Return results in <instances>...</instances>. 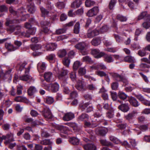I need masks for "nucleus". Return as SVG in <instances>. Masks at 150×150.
Wrapping results in <instances>:
<instances>
[{
  "instance_id": "17",
  "label": "nucleus",
  "mask_w": 150,
  "mask_h": 150,
  "mask_svg": "<svg viewBox=\"0 0 150 150\" xmlns=\"http://www.w3.org/2000/svg\"><path fill=\"white\" fill-rule=\"evenodd\" d=\"M91 53L95 58H100L105 55L104 52H100L99 50L97 49L93 50L91 51Z\"/></svg>"
},
{
  "instance_id": "18",
  "label": "nucleus",
  "mask_w": 150,
  "mask_h": 150,
  "mask_svg": "<svg viewBox=\"0 0 150 150\" xmlns=\"http://www.w3.org/2000/svg\"><path fill=\"white\" fill-rule=\"evenodd\" d=\"M75 117L74 114L71 112H67L65 113L63 117V120L64 121H70Z\"/></svg>"
},
{
  "instance_id": "33",
  "label": "nucleus",
  "mask_w": 150,
  "mask_h": 150,
  "mask_svg": "<svg viewBox=\"0 0 150 150\" xmlns=\"http://www.w3.org/2000/svg\"><path fill=\"white\" fill-rule=\"evenodd\" d=\"M101 39L97 37L93 38L91 41V44L94 46H97L100 45L101 43Z\"/></svg>"
},
{
  "instance_id": "50",
  "label": "nucleus",
  "mask_w": 150,
  "mask_h": 150,
  "mask_svg": "<svg viewBox=\"0 0 150 150\" xmlns=\"http://www.w3.org/2000/svg\"><path fill=\"white\" fill-rule=\"evenodd\" d=\"M116 18L117 20L121 22L125 21L127 20V18L126 17L120 14L117 15Z\"/></svg>"
},
{
  "instance_id": "25",
  "label": "nucleus",
  "mask_w": 150,
  "mask_h": 150,
  "mask_svg": "<svg viewBox=\"0 0 150 150\" xmlns=\"http://www.w3.org/2000/svg\"><path fill=\"white\" fill-rule=\"evenodd\" d=\"M84 149L85 150H96V146L93 143L88 144L83 146Z\"/></svg>"
},
{
  "instance_id": "12",
  "label": "nucleus",
  "mask_w": 150,
  "mask_h": 150,
  "mask_svg": "<svg viewBox=\"0 0 150 150\" xmlns=\"http://www.w3.org/2000/svg\"><path fill=\"white\" fill-rule=\"evenodd\" d=\"M44 77L45 80L47 82H52L54 81L53 75L52 72L47 71L45 73Z\"/></svg>"
},
{
  "instance_id": "59",
  "label": "nucleus",
  "mask_w": 150,
  "mask_h": 150,
  "mask_svg": "<svg viewBox=\"0 0 150 150\" xmlns=\"http://www.w3.org/2000/svg\"><path fill=\"white\" fill-rule=\"evenodd\" d=\"M86 72V69L85 67L80 68L78 71L79 73L81 75H83L85 74Z\"/></svg>"
},
{
  "instance_id": "37",
  "label": "nucleus",
  "mask_w": 150,
  "mask_h": 150,
  "mask_svg": "<svg viewBox=\"0 0 150 150\" xmlns=\"http://www.w3.org/2000/svg\"><path fill=\"white\" fill-rule=\"evenodd\" d=\"M5 46L6 49L10 51H13L17 49L16 47H14L10 43H6L5 44Z\"/></svg>"
},
{
  "instance_id": "35",
  "label": "nucleus",
  "mask_w": 150,
  "mask_h": 150,
  "mask_svg": "<svg viewBox=\"0 0 150 150\" xmlns=\"http://www.w3.org/2000/svg\"><path fill=\"white\" fill-rule=\"evenodd\" d=\"M104 56V60L105 62L110 63L114 61V60L112 57V55L105 54Z\"/></svg>"
},
{
  "instance_id": "49",
  "label": "nucleus",
  "mask_w": 150,
  "mask_h": 150,
  "mask_svg": "<svg viewBox=\"0 0 150 150\" xmlns=\"http://www.w3.org/2000/svg\"><path fill=\"white\" fill-rule=\"evenodd\" d=\"M23 89V86L21 85H18L17 86V93L18 95L22 94V91Z\"/></svg>"
},
{
  "instance_id": "39",
  "label": "nucleus",
  "mask_w": 150,
  "mask_h": 150,
  "mask_svg": "<svg viewBox=\"0 0 150 150\" xmlns=\"http://www.w3.org/2000/svg\"><path fill=\"white\" fill-rule=\"evenodd\" d=\"M31 49L33 51H37L41 49V45L39 44L32 45H30Z\"/></svg>"
},
{
  "instance_id": "26",
  "label": "nucleus",
  "mask_w": 150,
  "mask_h": 150,
  "mask_svg": "<svg viewBox=\"0 0 150 150\" xmlns=\"http://www.w3.org/2000/svg\"><path fill=\"white\" fill-rule=\"evenodd\" d=\"M86 46L85 42H79L75 45L76 49L80 50L85 49Z\"/></svg>"
},
{
  "instance_id": "3",
  "label": "nucleus",
  "mask_w": 150,
  "mask_h": 150,
  "mask_svg": "<svg viewBox=\"0 0 150 150\" xmlns=\"http://www.w3.org/2000/svg\"><path fill=\"white\" fill-rule=\"evenodd\" d=\"M112 75L113 79L117 81H122L125 83V85H126L128 83L127 80L122 74H119L115 73H112Z\"/></svg>"
},
{
  "instance_id": "22",
  "label": "nucleus",
  "mask_w": 150,
  "mask_h": 150,
  "mask_svg": "<svg viewBox=\"0 0 150 150\" xmlns=\"http://www.w3.org/2000/svg\"><path fill=\"white\" fill-rule=\"evenodd\" d=\"M108 131V129L105 127H99L96 130V133L102 136L105 135Z\"/></svg>"
},
{
  "instance_id": "13",
  "label": "nucleus",
  "mask_w": 150,
  "mask_h": 150,
  "mask_svg": "<svg viewBox=\"0 0 150 150\" xmlns=\"http://www.w3.org/2000/svg\"><path fill=\"white\" fill-rule=\"evenodd\" d=\"M14 100L17 102H23L27 104H29L30 102L26 97L18 96L16 97L14 99Z\"/></svg>"
},
{
  "instance_id": "5",
  "label": "nucleus",
  "mask_w": 150,
  "mask_h": 150,
  "mask_svg": "<svg viewBox=\"0 0 150 150\" xmlns=\"http://www.w3.org/2000/svg\"><path fill=\"white\" fill-rule=\"evenodd\" d=\"M3 138L6 141L4 143L6 145L9 144L11 142L14 141L13 134L12 133H9L6 135H3Z\"/></svg>"
},
{
  "instance_id": "53",
  "label": "nucleus",
  "mask_w": 150,
  "mask_h": 150,
  "mask_svg": "<svg viewBox=\"0 0 150 150\" xmlns=\"http://www.w3.org/2000/svg\"><path fill=\"white\" fill-rule=\"evenodd\" d=\"M55 6L59 9H62L65 7V4L62 2H58L56 3Z\"/></svg>"
},
{
  "instance_id": "10",
  "label": "nucleus",
  "mask_w": 150,
  "mask_h": 150,
  "mask_svg": "<svg viewBox=\"0 0 150 150\" xmlns=\"http://www.w3.org/2000/svg\"><path fill=\"white\" fill-rule=\"evenodd\" d=\"M99 33V31L97 29L92 30L89 29L88 30L86 35L88 38H91L98 35Z\"/></svg>"
},
{
  "instance_id": "4",
  "label": "nucleus",
  "mask_w": 150,
  "mask_h": 150,
  "mask_svg": "<svg viewBox=\"0 0 150 150\" xmlns=\"http://www.w3.org/2000/svg\"><path fill=\"white\" fill-rule=\"evenodd\" d=\"M12 71L11 68L9 69L6 71L5 73H4L3 71H0V77L3 80L6 79H11L12 78V75L11 73Z\"/></svg>"
},
{
  "instance_id": "9",
  "label": "nucleus",
  "mask_w": 150,
  "mask_h": 150,
  "mask_svg": "<svg viewBox=\"0 0 150 150\" xmlns=\"http://www.w3.org/2000/svg\"><path fill=\"white\" fill-rule=\"evenodd\" d=\"M86 83L82 81L79 80L76 84V88L79 91H84L86 89Z\"/></svg>"
},
{
  "instance_id": "28",
  "label": "nucleus",
  "mask_w": 150,
  "mask_h": 150,
  "mask_svg": "<svg viewBox=\"0 0 150 150\" xmlns=\"http://www.w3.org/2000/svg\"><path fill=\"white\" fill-rule=\"evenodd\" d=\"M49 24V22L45 23L42 22L41 23V25L43 28L42 31L45 34H49L51 32L49 30V29L46 27V26L48 25Z\"/></svg>"
},
{
  "instance_id": "47",
  "label": "nucleus",
  "mask_w": 150,
  "mask_h": 150,
  "mask_svg": "<svg viewBox=\"0 0 150 150\" xmlns=\"http://www.w3.org/2000/svg\"><path fill=\"white\" fill-rule=\"evenodd\" d=\"M118 95L119 98L123 100L126 99L127 97V95L123 92H119Z\"/></svg>"
},
{
  "instance_id": "57",
  "label": "nucleus",
  "mask_w": 150,
  "mask_h": 150,
  "mask_svg": "<svg viewBox=\"0 0 150 150\" xmlns=\"http://www.w3.org/2000/svg\"><path fill=\"white\" fill-rule=\"evenodd\" d=\"M50 84H47L46 83L43 81L41 84V86L45 90L49 91L50 89Z\"/></svg>"
},
{
  "instance_id": "46",
  "label": "nucleus",
  "mask_w": 150,
  "mask_h": 150,
  "mask_svg": "<svg viewBox=\"0 0 150 150\" xmlns=\"http://www.w3.org/2000/svg\"><path fill=\"white\" fill-rule=\"evenodd\" d=\"M69 78L71 80L73 81L76 80V72L75 71H72L69 74Z\"/></svg>"
},
{
  "instance_id": "41",
  "label": "nucleus",
  "mask_w": 150,
  "mask_h": 150,
  "mask_svg": "<svg viewBox=\"0 0 150 150\" xmlns=\"http://www.w3.org/2000/svg\"><path fill=\"white\" fill-rule=\"evenodd\" d=\"M85 3L86 6L87 7H90L95 4V1L91 0H86Z\"/></svg>"
},
{
  "instance_id": "63",
  "label": "nucleus",
  "mask_w": 150,
  "mask_h": 150,
  "mask_svg": "<svg viewBox=\"0 0 150 150\" xmlns=\"http://www.w3.org/2000/svg\"><path fill=\"white\" fill-rule=\"evenodd\" d=\"M100 142L101 144L103 146H108L110 145L111 143L107 142L105 140L101 139L100 140Z\"/></svg>"
},
{
  "instance_id": "24",
  "label": "nucleus",
  "mask_w": 150,
  "mask_h": 150,
  "mask_svg": "<svg viewBox=\"0 0 150 150\" xmlns=\"http://www.w3.org/2000/svg\"><path fill=\"white\" fill-rule=\"evenodd\" d=\"M118 108L124 112H127L129 109L127 103L122 104L118 106Z\"/></svg>"
},
{
  "instance_id": "44",
  "label": "nucleus",
  "mask_w": 150,
  "mask_h": 150,
  "mask_svg": "<svg viewBox=\"0 0 150 150\" xmlns=\"http://www.w3.org/2000/svg\"><path fill=\"white\" fill-rule=\"evenodd\" d=\"M93 67L95 69H104L106 68L105 66L101 63H99L96 66Z\"/></svg>"
},
{
  "instance_id": "14",
  "label": "nucleus",
  "mask_w": 150,
  "mask_h": 150,
  "mask_svg": "<svg viewBox=\"0 0 150 150\" xmlns=\"http://www.w3.org/2000/svg\"><path fill=\"white\" fill-rule=\"evenodd\" d=\"M99 11L98 8L95 6L88 11L87 15L88 17H92L97 15Z\"/></svg>"
},
{
  "instance_id": "23",
  "label": "nucleus",
  "mask_w": 150,
  "mask_h": 150,
  "mask_svg": "<svg viewBox=\"0 0 150 150\" xmlns=\"http://www.w3.org/2000/svg\"><path fill=\"white\" fill-rule=\"evenodd\" d=\"M51 86L50 90L53 92H56L57 91L59 88V85L57 82L50 84Z\"/></svg>"
},
{
  "instance_id": "8",
  "label": "nucleus",
  "mask_w": 150,
  "mask_h": 150,
  "mask_svg": "<svg viewBox=\"0 0 150 150\" xmlns=\"http://www.w3.org/2000/svg\"><path fill=\"white\" fill-rule=\"evenodd\" d=\"M9 11L10 13L14 15L18 16L19 15L21 16L23 15L22 14L23 12H25V10L23 8H22L18 10V11H16L12 7H10L9 8Z\"/></svg>"
},
{
  "instance_id": "55",
  "label": "nucleus",
  "mask_w": 150,
  "mask_h": 150,
  "mask_svg": "<svg viewBox=\"0 0 150 150\" xmlns=\"http://www.w3.org/2000/svg\"><path fill=\"white\" fill-rule=\"evenodd\" d=\"M67 54V52L65 50H62L59 51L58 54L60 57H62L64 56Z\"/></svg>"
},
{
  "instance_id": "42",
  "label": "nucleus",
  "mask_w": 150,
  "mask_h": 150,
  "mask_svg": "<svg viewBox=\"0 0 150 150\" xmlns=\"http://www.w3.org/2000/svg\"><path fill=\"white\" fill-rule=\"evenodd\" d=\"M40 10L42 13V16L45 17L47 16L49 13V11L42 7H40Z\"/></svg>"
},
{
  "instance_id": "32",
  "label": "nucleus",
  "mask_w": 150,
  "mask_h": 150,
  "mask_svg": "<svg viewBox=\"0 0 150 150\" xmlns=\"http://www.w3.org/2000/svg\"><path fill=\"white\" fill-rule=\"evenodd\" d=\"M37 91L36 88L34 86H30L28 89L27 91L28 95L29 96H33Z\"/></svg>"
},
{
  "instance_id": "27",
  "label": "nucleus",
  "mask_w": 150,
  "mask_h": 150,
  "mask_svg": "<svg viewBox=\"0 0 150 150\" xmlns=\"http://www.w3.org/2000/svg\"><path fill=\"white\" fill-rule=\"evenodd\" d=\"M69 142L74 145H78L79 143L80 140L79 139L75 137H72L69 139Z\"/></svg>"
},
{
  "instance_id": "36",
  "label": "nucleus",
  "mask_w": 150,
  "mask_h": 150,
  "mask_svg": "<svg viewBox=\"0 0 150 150\" xmlns=\"http://www.w3.org/2000/svg\"><path fill=\"white\" fill-rule=\"evenodd\" d=\"M124 61L125 62L129 63H134L136 61L133 57L130 56H128L125 57L124 59Z\"/></svg>"
},
{
  "instance_id": "1",
  "label": "nucleus",
  "mask_w": 150,
  "mask_h": 150,
  "mask_svg": "<svg viewBox=\"0 0 150 150\" xmlns=\"http://www.w3.org/2000/svg\"><path fill=\"white\" fill-rule=\"evenodd\" d=\"M21 27L19 26H15L14 25H10L7 28V30L11 33L15 31V33L16 35H18L22 37L29 38L30 37V35H34L35 34L36 28H33L30 29L28 32L25 33L23 32L21 33Z\"/></svg>"
},
{
  "instance_id": "58",
  "label": "nucleus",
  "mask_w": 150,
  "mask_h": 150,
  "mask_svg": "<svg viewBox=\"0 0 150 150\" xmlns=\"http://www.w3.org/2000/svg\"><path fill=\"white\" fill-rule=\"evenodd\" d=\"M116 1V0H111L109 4V8L110 9H112L115 5Z\"/></svg>"
},
{
  "instance_id": "52",
  "label": "nucleus",
  "mask_w": 150,
  "mask_h": 150,
  "mask_svg": "<svg viewBox=\"0 0 150 150\" xmlns=\"http://www.w3.org/2000/svg\"><path fill=\"white\" fill-rule=\"evenodd\" d=\"M59 129L62 133L65 134L67 133V131L68 130L67 127L63 126H60L59 127Z\"/></svg>"
},
{
  "instance_id": "40",
  "label": "nucleus",
  "mask_w": 150,
  "mask_h": 150,
  "mask_svg": "<svg viewBox=\"0 0 150 150\" xmlns=\"http://www.w3.org/2000/svg\"><path fill=\"white\" fill-rule=\"evenodd\" d=\"M27 64V62L26 61L21 62L20 64H18L17 65V68H18V69L20 71H21L24 68L25 66Z\"/></svg>"
},
{
  "instance_id": "11",
  "label": "nucleus",
  "mask_w": 150,
  "mask_h": 150,
  "mask_svg": "<svg viewBox=\"0 0 150 150\" xmlns=\"http://www.w3.org/2000/svg\"><path fill=\"white\" fill-rule=\"evenodd\" d=\"M69 71L67 70H63L61 73L59 74L58 77L59 79H60L64 83H67V80L68 78H65V76L67 75Z\"/></svg>"
},
{
  "instance_id": "2",
  "label": "nucleus",
  "mask_w": 150,
  "mask_h": 150,
  "mask_svg": "<svg viewBox=\"0 0 150 150\" xmlns=\"http://www.w3.org/2000/svg\"><path fill=\"white\" fill-rule=\"evenodd\" d=\"M144 18L146 21L143 23V26L146 29H148L150 27V15L147 14L146 12L141 13V19Z\"/></svg>"
},
{
  "instance_id": "45",
  "label": "nucleus",
  "mask_w": 150,
  "mask_h": 150,
  "mask_svg": "<svg viewBox=\"0 0 150 150\" xmlns=\"http://www.w3.org/2000/svg\"><path fill=\"white\" fill-rule=\"evenodd\" d=\"M70 63V59L68 58L65 57L63 60V64L67 67H69Z\"/></svg>"
},
{
  "instance_id": "54",
  "label": "nucleus",
  "mask_w": 150,
  "mask_h": 150,
  "mask_svg": "<svg viewBox=\"0 0 150 150\" xmlns=\"http://www.w3.org/2000/svg\"><path fill=\"white\" fill-rule=\"evenodd\" d=\"M114 115V111L112 110H111L108 112L106 114V116L109 118L113 117Z\"/></svg>"
},
{
  "instance_id": "31",
  "label": "nucleus",
  "mask_w": 150,
  "mask_h": 150,
  "mask_svg": "<svg viewBox=\"0 0 150 150\" xmlns=\"http://www.w3.org/2000/svg\"><path fill=\"white\" fill-rule=\"evenodd\" d=\"M89 119V115L86 113L82 114L78 117V120L81 121H88Z\"/></svg>"
},
{
  "instance_id": "19",
  "label": "nucleus",
  "mask_w": 150,
  "mask_h": 150,
  "mask_svg": "<svg viewBox=\"0 0 150 150\" xmlns=\"http://www.w3.org/2000/svg\"><path fill=\"white\" fill-rule=\"evenodd\" d=\"M46 64L44 62H39L37 65V69L40 73H42L45 70L46 68Z\"/></svg>"
},
{
  "instance_id": "30",
  "label": "nucleus",
  "mask_w": 150,
  "mask_h": 150,
  "mask_svg": "<svg viewBox=\"0 0 150 150\" xmlns=\"http://www.w3.org/2000/svg\"><path fill=\"white\" fill-rule=\"evenodd\" d=\"M81 4V0H75L71 4V7L74 8H77L79 7Z\"/></svg>"
},
{
  "instance_id": "51",
  "label": "nucleus",
  "mask_w": 150,
  "mask_h": 150,
  "mask_svg": "<svg viewBox=\"0 0 150 150\" xmlns=\"http://www.w3.org/2000/svg\"><path fill=\"white\" fill-rule=\"evenodd\" d=\"M89 105V103H86L85 104H81L79 105L80 109L82 110H84Z\"/></svg>"
},
{
  "instance_id": "34",
  "label": "nucleus",
  "mask_w": 150,
  "mask_h": 150,
  "mask_svg": "<svg viewBox=\"0 0 150 150\" xmlns=\"http://www.w3.org/2000/svg\"><path fill=\"white\" fill-rule=\"evenodd\" d=\"M129 101L130 104L134 107H137L139 105L136 99L134 97H131L129 98Z\"/></svg>"
},
{
  "instance_id": "62",
  "label": "nucleus",
  "mask_w": 150,
  "mask_h": 150,
  "mask_svg": "<svg viewBox=\"0 0 150 150\" xmlns=\"http://www.w3.org/2000/svg\"><path fill=\"white\" fill-rule=\"evenodd\" d=\"M111 86L112 90H116L118 87V83L116 82H113L111 84Z\"/></svg>"
},
{
  "instance_id": "29",
  "label": "nucleus",
  "mask_w": 150,
  "mask_h": 150,
  "mask_svg": "<svg viewBox=\"0 0 150 150\" xmlns=\"http://www.w3.org/2000/svg\"><path fill=\"white\" fill-rule=\"evenodd\" d=\"M27 8L28 11L32 13H34L36 9L33 3L30 2H29V3L27 4Z\"/></svg>"
},
{
  "instance_id": "21",
  "label": "nucleus",
  "mask_w": 150,
  "mask_h": 150,
  "mask_svg": "<svg viewBox=\"0 0 150 150\" xmlns=\"http://www.w3.org/2000/svg\"><path fill=\"white\" fill-rule=\"evenodd\" d=\"M138 113L139 114V112L138 113L136 111H134L126 115L125 116V117L126 120H130L133 118L137 117L138 116Z\"/></svg>"
},
{
  "instance_id": "7",
  "label": "nucleus",
  "mask_w": 150,
  "mask_h": 150,
  "mask_svg": "<svg viewBox=\"0 0 150 150\" xmlns=\"http://www.w3.org/2000/svg\"><path fill=\"white\" fill-rule=\"evenodd\" d=\"M31 64H30L28 66L27 68H25V73L26 74V75H23L20 77V79L23 81H27L32 79L31 77L28 74L30 71V69L31 68Z\"/></svg>"
},
{
  "instance_id": "15",
  "label": "nucleus",
  "mask_w": 150,
  "mask_h": 150,
  "mask_svg": "<svg viewBox=\"0 0 150 150\" xmlns=\"http://www.w3.org/2000/svg\"><path fill=\"white\" fill-rule=\"evenodd\" d=\"M57 46V44L55 43H49L47 44L44 47L45 49L42 50L43 51H45V50L50 51H53L56 48Z\"/></svg>"
},
{
  "instance_id": "60",
  "label": "nucleus",
  "mask_w": 150,
  "mask_h": 150,
  "mask_svg": "<svg viewBox=\"0 0 150 150\" xmlns=\"http://www.w3.org/2000/svg\"><path fill=\"white\" fill-rule=\"evenodd\" d=\"M141 103L147 106H150V101L145 100L144 98L141 96Z\"/></svg>"
},
{
  "instance_id": "61",
  "label": "nucleus",
  "mask_w": 150,
  "mask_h": 150,
  "mask_svg": "<svg viewBox=\"0 0 150 150\" xmlns=\"http://www.w3.org/2000/svg\"><path fill=\"white\" fill-rule=\"evenodd\" d=\"M82 60L84 62L88 63H90L92 62L91 59L88 56L84 57L82 58Z\"/></svg>"
},
{
  "instance_id": "48",
  "label": "nucleus",
  "mask_w": 150,
  "mask_h": 150,
  "mask_svg": "<svg viewBox=\"0 0 150 150\" xmlns=\"http://www.w3.org/2000/svg\"><path fill=\"white\" fill-rule=\"evenodd\" d=\"M82 64L80 61H76L73 64V69L74 70H76Z\"/></svg>"
},
{
  "instance_id": "38",
  "label": "nucleus",
  "mask_w": 150,
  "mask_h": 150,
  "mask_svg": "<svg viewBox=\"0 0 150 150\" xmlns=\"http://www.w3.org/2000/svg\"><path fill=\"white\" fill-rule=\"evenodd\" d=\"M80 24L79 22L76 23L74 28V33L75 34H78L80 31Z\"/></svg>"
},
{
  "instance_id": "56",
  "label": "nucleus",
  "mask_w": 150,
  "mask_h": 150,
  "mask_svg": "<svg viewBox=\"0 0 150 150\" xmlns=\"http://www.w3.org/2000/svg\"><path fill=\"white\" fill-rule=\"evenodd\" d=\"M46 102L48 104H52L54 102V98L52 97H47L46 98Z\"/></svg>"
},
{
  "instance_id": "43",
  "label": "nucleus",
  "mask_w": 150,
  "mask_h": 150,
  "mask_svg": "<svg viewBox=\"0 0 150 150\" xmlns=\"http://www.w3.org/2000/svg\"><path fill=\"white\" fill-rule=\"evenodd\" d=\"M40 143L41 144L44 145H48L49 146H51L52 144V142L49 139L44 140L41 141Z\"/></svg>"
},
{
  "instance_id": "16",
  "label": "nucleus",
  "mask_w": 150,
  "mask_h": 150,
  "mask_svg": "<svg viewBox=\"0 0 150 150\" xmlns=\"http://www.w3.org/2000/svg\"><path fill=\"white\" fill-rule=\"evenodd\" d=\"M42 115L46 119H50L52 117V115L50 109L47 108H44L42 112Z\"/></svg>"
},
{
  "instance_id": "6",
  "label": "nucleus",
  "mask_w": 150,
  "mask_h": 150,
  "mask_svg": "<svg viewBox=\"0 0 150 150\" xmlns=\"http://www.w3.org/2000/svg\"><path fill=\"white\" fill-rule=\"evenodd\" d=\"M110 141L116 144H121L122 145L126 147H129V144L126 141L123 142H121L116 138L113 136H111L110 137Z\"/></svg>"
},
{
  "instance_id": "20",
  "label": "nucleus",
  "mask_w": 150,
  "mask_h": 150,
  "mask_svg": "<svg viewBox=\"0 0 150 150\" xmlns=\"http://www.w3.org/2000/svg\"><path fill=\"white\" fill-rule=\"evenodd\" d=\"M99 93H101V97L104 100H109L108 96L107 93V90L104 87L100 89Z\"/></svg>"
},
{
  "instance_id": "64",
  "label": "nucleus",
  "mask_w": 150,
  "mask_h": 150,
  "mask_svg": "<svg viewBox=\"0 0 150 150\" xmlns=\"http://www.w3.org/2000/svg\"><path fill=\"white\" fill-rule=\"evenodd\" d=\"M110 93L112 99L114 101L116 100L117 98V95L116 92L111 91Z\"/></svg>"
}]
</instances>
